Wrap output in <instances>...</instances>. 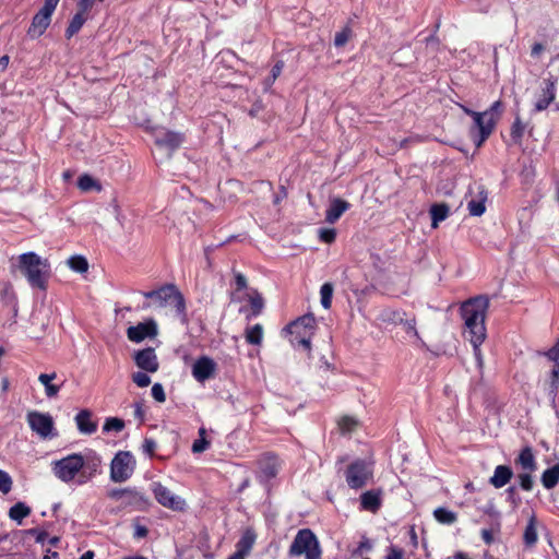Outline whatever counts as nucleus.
<instances>
[{
  "instance_id": "obj_1",
  "label": "nucleus",
  "mask_w": 559,
  "mask_h": 559,
  "mask_svg": "<svg viewBox=\"0 0 559 559\" xmlns=\"http://www.w3.org/2000/svg\"><path fill=\"white\" fill-rule=\"evenodd\" d=\"M102 457L88 450L84 453H71L50 463L52 475L63 484L82 486L102 472Z\"/></svg>"
},
{
  "instance_id": "obj_2",
  "label": "nucleus",
  "mask_w": 559,
  "mask_h": 559,
  "mask_svg": "<svg viewBox=\"0 0 559 559\" xmlns=\"http://www.w3.org/2000/svg\"><path fill=\"white\" fill-rule=\"evenodd\" d=\"M489 307V299L485 296H477L463 302L461 314L464 321V335L473 345L474 356L477 365L483 366V354L480 346L486 338V313Z\"/></svg>"
},
{
  "instance_id": "obj_3",
  "label": "nucleus",
  "mask_w": 559,
  "mask_h": 559,
  "mask_svg": "<svg viewBox=\"0 0 559 559\" xmlns=\"http://www.w3.org/2000/svg\"><path fill=\"white\" fill-rule=\"evenodd\" d=\"M17 266L32 287L46 289L50 277V263L36 252L29 251L17 257Z\"/></svg>"
},
{
  "instance_id": "obj_4",
  "label": "nucleus",
  "mask_w": 559,
  "mask_h": 559,
  "mask_svg": "<svg viewBox=\"0 0 559 559\" xmlns=\"http://www.w3.org/2000/svg\"><path fill=\"white\" fill-rule=\"evenodd\" d=\"M316 319L311 314H306L293 321L285 329L289 334V343L296 347L301 346L305 350L311 349V338L316 332Z\"/></svg>"
},
{
  "instance_id": "obj_5",
  "label": "nucleus",
  "mask_w": 559,
  "mask_h": 559,
  "mask_svg": "<svg viewBox=\"0 0 559 559\" xmlns=\"http://www.w3.org/2000/svg\"><path fill=\"white\" fill-rule=\"evenodd\" d=\"M321 554L316 535L308 528L298 531L290 545L289 555L293 557L304 556L305 559H321Z\"/></svg>"
},
{
  "instance_id": "obj_6",
  "label": "nucleus",
  "mask_w": 559,
  "mask_h": 559,
  "mask_svg": "<svg viewBox=\"0 0 559 559\" xmlns=\"http://www.w3.org/2000/svg\"><path fill=\"white\" fill-rule=\"evenodd\" d=\"M475 127L478 129V139L475 141L479 147L492 133L501 117V102H495L488 110L483 112H471Z\"/></svg>"
},
{
  "instance_id": "obj_7",
  "label": "nucleus",
  "mask_w": 559,
  "mask_h": 559,
  "mask_svg": "<svg viewBox=\"0 0 559 559\" xmlns=\"http://www.w3.org/2000/svg\"><path fill=\"white\" fill-rule=\"evenodd\" d=\"M146 298L153 299L157 307H173L178 314L185 313V300L175 286H165L158 290L147 292Z\"/></svg>"
},
{
  "instance_id": "obj_8",
  "label": "nucleus",
  "mask_w": 559,
  "mask_h": 559,
  "mask_svg": "<svg viewBox=\"0 0 559 559\" xmlns=\"http://www.w3.org/2000/svg\"><path fill=\"white\" fill-rule=\"evenodd\" d=\"M135 459L129 451H119L110 463V479L114 483H123L134 473Z\"/></svg>"
},
{
  "instance_id": "obj_9",
  "label": "nucleus",
  "mask_w": 559,
  "mask_h": 559,
  "mask_svg": "<svg viewBox=\"0 0 559 559\" xmlns=\"http://www.w3.org/2000/svg\"><path fill=\"white\" fill-rule=\"evenodd\" d=\"M26 420L32 429L39 438L47 440L57 437L55 420L48 413L31 411L26 415Z\"/></svg>"
},
{
  "instance_id": "obj_10",
  "label": "nucleus",
  "mask_w": 559,
  "mask_h": 559,
  "mask_svg": "<svg viewBox=\"0 0 559 559\" xmlns=\"http://www.w3.org/2000/svg\"><path fill=\"white\" fill-rule=\"evenodd\" d=\"M151 489L156 501L164 508L179 512L186 510V500L180 496L174 493L170 489H168L160 483H153Z\"/></svg>"
},
{
  "instance_id": "obj_11",
  "label": "nucleus",
  "mask_w": 559,
  "mask_h": 559,
  "mask_svg": "<svg viewBox=\"0 0 559 559\" xmlns=\"http://www.w3.org/2000/svg\"><path fill=\"white\" fill-rule=\"evenodd\" d=\"M217 372L216 361L209 356L198 357L191 365L192 377L200 383L213 379Z\"/></svg>"
},
{
  "instance_id": "obj_12",
  "label": "nucleus",
  "mask_w": 559,
  "mask_h": 559,
  "mask_svg": "<svg viewBox=\"0 0 559 559\" xmlns=\"http://www.w3.org/2000/svg\"><path fill=\"white\" fill-rule=\"evenodd\" d=\"M371 475L372 471L369 464L355 462L346 472V481L350 488L358 489L367 484Z\"/></svg>"
},
{
  "instance_id": "obj_13",
  "label": "nucleus",
  "mask_w": 559,
  "mask_h": 559,
  "mask_svg": "<svg viewBox=\"0 0 559 559\" xmlns=\"http://www.w3.org/2000/svg\"><path fill=\"white\" fill-rule=\"evenodd\" d=\"M487 191L480 185H473L468 189L466 200L467 210L472 216H481L486 211Z\"/></svg>"
},
{
  "instance_id": "obj_14",
  "label": "nucleus",
  "mask_w": 559,
  "mask_h": 559,
  "mask_svg": "<svg viewBox=\"0 0 559 559\" xmlns=\"http://www.w3.org/2000/svg\"><path fill=\"white\" fill-rule=\"evenodd\" d=\"M157 335V324L154 320L138 323L127 330L128 338L133 343H140L145 338H153Z\"/></svg>"
},
{
  "instance_id": "obj_15",
  "label": "nucleus",
  "mask_w": 559,
  "mask_h": 559,
  "mask_svg": "<svg viewBox=\"0 0 559 559\" xmlns=\"http://www.w3.org/2000/svg\"><path fill=\"white\" fill-rule=\"evenodd\" d=\"M135 365L150 373L158 370L159 364L155 350L153 348H145L134 353L133 355Z\"/></svg>"
},
{
  "instance_id": "obj_16",
  "label": "nucleus",
  "mask_w": 559,
  "mask_h": 559,
  "mask_svg": "<svg viewBox=\"0 0 559 559\" xmlns=\"http://www.w3.org/2000/svg\"><path fill=\"white\" fill-rule=\"evenodd\" d=\"M257 540V534L252 528H246L238 543L236 551L228 559H246L249 556Z\"/></svg>"
},
{
  "instance_id": "obj_17",
  "label": "nucleus",
  "mask_w": 559,
  "mask_h": 559,
  "mask_svg": "<svg viewBox=\"0 0 559 559\" xmlns=\"http://www.w3.org/2000/svg\"><path fill=\"white\" fill-rule=\"evenodd\" d=\"M50 22L51 15L38 11L32 20V23L27 29V35L33 39L40 37L50 25Z\"/></svg>"
},
{
  "instance_id": "obj_18",
  "label": "nucleus",
  "mask_w": 559,
  "mask_h": 559,
  "mask_svg": "<svg viewBox=\"0 0 559 559\" xmlns=\"http://www.w3.org/2000/svg\"><path fill=\"white\" fill-rule=\"evenodd\" d=\"M544 84L545 86L542 90L540 96L534 103V108L536 111L546 109L554 102L556 96L555 82L551 80H546Z\"/></svg>"
},
{
  "instance_id": "obj_19",
  "label": "nucleus",
  "mask_w": 559,
  "mask_h": 559,
  "mask_svg": "<svg viewBox=\"0 0 559 559\" xmlns=\"http://www.w3.org/2000/svg\"><path fill=\"white\" fill-rule=\"evenodd\" d=\"M349 209V203L342 199H333L325 212V221L330 224L335 223Z\"/></svg>"
},
{
  "instance_id": "obj_20",
  "label": "nucleus",
  "mask_w": 559,
  "mask_h": 559,
  "mask_svg": "<svg viewBox=\"0 0 559 559\" xmlns=\"http://www.w3.org/2000/svg\"><path fill=\"white\" fill-rule=\"evenodd\" d=\"M183 142V135L177 132L165 131L156 135V144L167 150H175Z\"/></svg>"
},
{
  "instance_id": "obj_21",
  "label": "nucleus",
  "mask_w": 559,
  "mask_h": 559,
  "mask_svg": "<svg viewBox=\"0 0 559 559\" xmlns=\"http://www.w3.org/2000/svg\"><path fill=\"white\" fill-rule=\"evenodd\" d=\"M75 423L81 433L92 435L96 431L97 425L92 420V414L86 409L76 414Z\"/></svg>"
},
{
  "instance_id": "obj_22",
  "label": "nucleus",
  "mask_w": 559,
  "mask_h": 559,
  "mask_svg": "<svg viewBox=\"0 0 559 559\" xmlns=\"http://www.w3.org/2000/svg\"><path fill=\"white\" fill-rule=\"evenodd\" d=\"M512 475L513 473L510 467L506 465H498L495 468L493 475L490 477L489 483L495 488H502L511 480Z\"/></svg>"
},
{
  "instance_id": "obj_23",
  "label": "nucleus",
  "mask_w": 559,
  "mask_h": 559,
  "mask_svg": "<svg viewBox=\"0 0 559 559\" xmlns=\"http://www.w3.org/2000/svg\"><path fill=\"white\" fill-rule=\"evenodd\" d=\"M260 472L265 479L274 477L278 471L277 457L271 454L264 455L260 460Z\"/></svg>"
},
{
  "instance_id": "obj_24",
  "label": "nucleus",
  "mask_w": 559,
  "mask_h": 559,
  "mask_svg": "<svg viewBox=\"0 0 559 559\" xmlns=\"http://www.w3.org/2000/svg\"><path fill=\"white\" fill-rule=\"evenodd\" d=\"M360 503L364 510L376 512L381 504L380 493L374 490L366 491L360 497Z\"/></svg>"
},
{
  "instance_id": "obj_25",
  "label": "nucleus",
  "mask_w": 559,
  "mask_h": 559,
  "mask_svg": "<svg viewBox=\"0 0 559 559\" xmlns=\"http://www.w3.org/2000/svg\"><path fill=\"white\" fill-rule=\"evenodd\" d=\"M57 379V373H40L38 376V381L44 385L45 393L47 397H55L60 391V385L53 383V380Z\"/></svg>"
},
{
  "instance_id": "obj_26",
  "label": "nucleus",
  "mask_w": 559,
  "mask_h": 559,
  "mask_svg": "<svg viewBox=\"0 0 559 559\" xmlns=\"http://www.w3.org/2000/svg\"><path fill=\"white\" fill-rule=\"evenodd\" d=\"M378 320L384 324H402L404 322L403 313L399 310L394 309H383L379 316Z\"/></svg>"
},
{
  "instance_id": "obj_27",
  "label": "nucleus",
  "mask_w": 559,
  "mask_h": 559,
  "mask_svg": "<svg viewBox=\"0 0 559 559\" xmlns=\"http://www.w3.org/2000/svg\"><path fill=\"white\" fill-rule=\"evenodd\" d=\"M516 462L525 472H534L536 469V462L531 448L523 449Z\"/></svg>"
},
{
  "instance_id": "obj_28",
  "label": "nucleus",
  "mask_w": 559,
  "mask_h": 559,
  "mask_svg": "<svg viewBox=\"0 0 559 559\" xmlns=\"http://www.w3.org/2000/svg\"><path fill=\"white\" fill-rule=\"evenodd\" d=\"M559 481V464L547 468L542 475V484L546 489L554 488Z\"/></svg>"
},
{
  "instance_id": "obj_29",
  "label": "nucleus",
  "mask_w": 559,
  "mask_h": 559,
  "mask_svg": "<svg viewBox=\"0 0 559 559\" xmlns=\"http://www.w3.org/2000/svg\"><path fill=\"white\" fill-rule=\"evenodd\" d=\"M524 543L527 547H532L537 543L538 534H537V523L534 515H532L528 520L527 526L524 531Z\"/></svg>"
},
{
  "instance_id": "obj_30",
  "label": "nucleus",
  "mask_w": 559,
  "mask_h": 559,
  "mask_svg": "<svg viewBox=\"0 0 559 559\" xmlns=\"http://www.w3.org/2000/svg\"><path fill=\"white\" fill-rule=\"evenodd\" d=\"M31 514V508L27 507L24 502H17L9 510V516L11 520L22 523L23 519L27 518Z\"/></svg>"
},
{
  "instance_id": "obj_31",
  "label": "nucleus",
  "mask_w": 559,
  "mask_h": 559,
  "mask_svg": "<svg viewBox=\"0 0 559 559\" xmlns=\"http://www.w3.org/2000/svg\"><path fill=\"white\" fill-rule=\"evenodd\" d=\"M243 299L250 304L253 314L260 313L264 304L261 295L257 290L247 289L243 294Z\"/></svg>"
},
{
  "instance_id": "obj_32",
  "label": "nucleus",
  "mask_w": 559,
  "mask_h": 559,
  "mask_svg": "<svg viewBox=\"0 0 559 559\" xmlns=\"http://www.w3.org/2000/svg\"><path fill=\"white\" fill-rule=\"evenodd\" d=\"M433 516L436 521L445 525L453 524L457 520L456 513L445 508H437L433 511Z\"/></svg>"
},
{
  "instance_id": "obj_33",
  "label": "nucleus",
  "mask_w": 559,
  "mask_h": 559,
  "mask_svg": "<svg viewBox=\"0 0 559 559\" xmlns=\"http://www.w3.org/2000/svg\"><path fill=\"white\" fill-rule=\"evenodd\" d=\"M432 218V227H437L438 224L444 221L449 215V207L445 204H435L430 209Z\"/></svg>"
},
{
  "instance_id": "obj_34",
  "label": "nucleus",
  "mask_w": 559,
  "mask_h": 559,
  "mask_svg": "<svg viewBox=\"0 0 559 559\" xmlns=\"http://www.w3.org/2000/svg\"><path fill=\"white\" fill-rule=\"evenodd\" d=\"M263 340V328L261 324H254L246 330V341L252 345H261Z\"/></svg>"
},
{
  "instance_id": "obj_35",
  "label": "nucleus",
  "mask_w": 559,
  "mask_h": 559,
  "mask_svg": "<svg viewBox=\"0 0 559 559\" xmlns=\"http://www.w3.org/2000/svg\"><path fill=\"white\" fill-rule=\"evenodd\" d=\"M85 13L84 11L80 10V12H78L73 19L71 20L68 28H67V36L68 37H71L73 36L75 33H78L81 27L83 26V24L85 23L86 21V16H85Z\"/></svg>"
},
{
  "instance_id": "obj_36",
  "label": "nucleus",
  "mask_w": 559,
  "mask_h": 559,
  "mask_svg": "<svg viewBox=\"0 0 559 559\" xmlns=\"http://www.w3.org/2000/svg\"><path fill=\"white\" fill-rule=\"evenodd\" d=\"M67 264L72 271L78 273H85L88 270V262L82 255L70 257Z\"/></svg>"
},
{
  "instance_id": "obj_37",
  "label": "nucleus",
  "mask_w": 559,
  "mask_h": 559,
  "mask_svg": "<svg viewBox=\"0 0 559 559\" xmlns=\"http://www.w3.org/2000/svg\"><path fill=\"white\" fill-rule=\"evenodd\" d=\"M548 360L555 364V367L551 371L552 377L555 380H558L559 378V341L548 350L545 353Z\"/></svg>"
},
{
  "instance_id": "obj_38",
  "label": "nucleus",
  "mask_w": 559,
  "mask_h": 559,
  "mask_svg": "<svg viewBox=\"0 0 559 559\" xmlns=\"http://www.w3.org/2000/svg\"><path fill=\"white\" fill-rule=\"evenodd\" d=\"M337 425L343 433H350L358 427V420L352 416H343L338 419Z\"/></svg>"
},
{
  "instance_id": "obj_39",
  "label": "nucleus",
  "mask_w": 559,
  "mask_h": 559,
  "mask_svg": "<svg viewBox=\"0 0 559 559\" xmlns=\"http://www.w3.org/2000/svg\"><path fill=\"white\" fill-rule=\"evenodd\" d=\"M78 187L84 192L93 189L100 190L98 182L90 175H82L78 180Z\"/></svg>"
},
{
  "instance_id": "obj_40",
  "label": "nucleus",
  "mask_w": 559,
  "mask_h": 559,
  "mask_svg": "<svg viewBox=\"0 0 559 559\" xmlns=\"http://www.w3.org/2000/svg\"><path fill=\"white\" fill-rule=\"evenodd\" d=\"M333 286L330 283H324L320 288L321 305L324 309H329L332 304Z\"/></svg>"
},
{
  "instance_id": "obj_41",
  "label": "nucleus",
  "mask_w": 559,
  "mask_h": 559,
  "mask_svg": "<svg viewBox=\"0 0 559 559\" xmlns=\"http://www.w3.org/2000/svg\"><path fill=\"white\" fill-rule=\"evenodd\" d=\"M525 131V126L519 117L515 118L511 127V138L514 143H520Z\"/></svg>"
},
{
  "instance_id": "obj_42",
  "label": "nucleus",
  "mask_w": 559,
  "mask_h": 559,
  "mask_svg": "<svg viewBox=\"0 0 559 559\" xmlns=\"http://www.w3.org/2000/svg\"><path fill=\"white\" fill-rule=\"evenodd\" d=\"M123 428H124L123 420H121L117 417L107 418L104 424V427H103L104 431H106V432H109V431L120 432Z\"/></svg>"
},
{
  "instance_id": "obj_43",
  "label": "nucleus",
  "mask_w": 559,
  "mask_h": 559,
  "mask_svg": "<svg viewBox=\"0 0 559 559\" xmlns=\"http://www.w3.org/2000/svg\"><path fill=\"white\" fill-rule=\"evenodd\" d=\"M199 435H200V438L197 439L193 444H192V451L194 453H201L203 451H205L209 447V442L207 440L205 439V429L204 428H201L199 430Z\"/></svg>"
},
{
  "instance_id": "obj_44",
  "label": "nucleus",
  "mask_w": 559,
  "mask_h": 559,
  "mask_svg": "<svg viewBox=\"0 0 559 559\" xmlns=\"http://www.w3.org/2000/svg\"><path fill=\"white\" fill-rule=\"evenodd\" d=\"M12 484L13 481L11 476L7 472L0 469V491L4 495L10 492Z\"/></svg>"
},
{
  "instance_id": "obj_45",
  "label": "nucleus",
  "mask_w": 559,
  "mask_h": 559,
  "mask_svg": "<svg viewBox=\"0 0 559 559\" xmlns=\"http://www.w3.org/2000/svg\"><path fill=\"white\" fill-rule=\"evenodd\" d=\"M352 31L348 27L343 28L341 32L336 33L334 38V45L336 47H343L350 38Z\"/></svg>"
},
{
  "instance_id": "obj_46",
  "label": "nucleus",
  "mask_w": 559,
  "mask_h": 559,
  "mask_svg": "<svg viewBox=\"0 0 559 559\" xmlns=\"http://www.w3.org/2000/svg\"><path fill=\"white\" fill-rule=\"evenodd\" d=\"M336 231L334 228L319 229V239L325 243H332L335 240Z\"/></svg>"
},
{
  "instance_id": "obj_47",
  "label": "nucleus",
  "mask_w": 559,
  "mask_h": 559,
  "mask_svg": "<svg viewBox=\"0 0 559 559\" xmlns=\"http://www.w3.org/2000/svg\"><path fill=\"white\" fill-rule=\"evenodd\" d=\"M132 381L139 386V388H146L151 383V378L145 372H135L132 374Z\"/></svg>"
},
{
  "instance_id": "obj_48",
  "label": "nucleus",
  "mask_w": 559,
  "mask_h": 559,
  "mask_svg": "<svg viewBox=\"0 0 559 559\" xmlns=\"http://www.w3.org/2000/svg\"><path fill=\"white\" fill-rule=\"evenodd\" d=\"M126 495H132L133 497H136L139 500L146 501V499L138 491H132L130 489H122V490H114L109 493V496L114 499H120L121 497Z\"/></svg>"
},
{
  "instance_id": "obj_49",
  "label": "nucleus",
  "mask_w": 559,
  "mask_h": 559,
  "mask_svg": "<svg viewBox=\"0 0 559 559\" xmlns=\"http://www.w3.org/2000/svg\"><path fill=\"white\" fill-rule=\"evenodd\" d=\"M532 473L533 472H523L521 474H519V480H520V486L524 489V490H531L533 488V479H532Z\"/></svg>"
},
{
  "instance_id": "obj_50",
  "label": "nucleus",
  "mask_w": 559,
  "mask_h": 559,
  "mask_svg": "<svg viewBox=\"0 0 559 559\" xmlns=\"http://www.w3.org/2000/svg\"><path fill=\"white\" fill-rule=\"evenodd\" d=\"M151 393L153 399L158 403H164L166 401V394L160 383H155L151 389Z\"/></svg>"
},
{
  "instance_id": "obj_51",
  "label": "nucleus",
  "mask_w": 559,
  "mask_h": 559,
  "mask_svg": "<svg viewBox=\"0 0 559 559\" xmlns=\"http://www.w3.org/2000/svg\"><path fill=\"white\" fill-rule=\"evenodd\" d=\"M385 559H406L405 551L396 546H390L386 548Z\"/></svg>"
},
{
  "instance_id": "obj_52",
  "label": "nucleus",
  "mask_w": 559,
  "mask_h": 559,
  "mask_svg": "<svg viewBox=\"0 0 559 559\" xmlns=\"http://www.w3.org/2000/svg\"><path fill=\"white\" fill-rule=\"evenodd\" d=\"M156 448H157V444L153 439H150V438L144 439V441L142 443L143 453L147 454L148 456H153Z\"/></svg>"
},
{
  "instance_id": "obj_53",
  "label": "nucleus",
  "mask_w": 559,
  "mask_h": 559,
  "mask_svg": "<svg viewBox=\"0 0 559 559\" xmlns=\"http://www.w3.org/2000/svg\"><path fill=\"white\" fill-rule=\"evenodd\" d=\"M59 1L60 0H45L44 7L39 11L52 15Z\"/></svg>"
},
{
  "instance_id": "obj_54",
  "label": "nucleus",
  "mask_w": 559,
  "mask_h": 559,
  "mask_svg": "<svg viewBox=\"0 0 559 559\" xmlns=\"http://www.w3.org/2000/svg\"><path fill=\"white\" fill-rule=\"evenodd\" d=\"M59 1L60 0H45L44 7L39 11L52 15Z\"/></svg>"
},
{
  "instance_id": "obj_55",
  "label": "nucleus",
  "mask_w": 559,
  "mask_h": 559,
  "mask_svg": "<svg viewBox=\"0 0 559 559\" xmlns=\"http://www.w3.org/2000/svg\"><path fill=\"white\" fill-rule=\"evenodd\" d=\"M402 324H404L405 331L407 334L415 336V337L418 336V333L416 330V322L414 319L404 320V322Z\"/></svg>"
},
{
  "instance_id": "obj_56",
  "label": "nucleus",
  "mask_w": 559,
  "mask_h": 559,
  "mask_svg": "<svg viewBox=\"0 0 559 559\" xmlns=\"http://www.w3.org/2000/svg\"><path fill=\"white\" fill-rule=\"evenodd\" d=\"M282 69H283V63L282 62H277L272 71H271V79L267 83V86H271L273 84V82L277 79V76L281 74L282 72Z\"/></svg>"
},
{
  "instance_id": "obj_57",
  "label": "nucleus",
  "mask_w": 559,
  "mask_h": 559,
  "mask_svg": "<svg viewBox=\"0 0 559 559\" xmlns=\"http://www.w3.org/2000/svg\"><path fill=\"white\" fill-rule=\"evenodd\" d=\"M236 285L238 290L247 289V280L243 275H236Z\"/></svg>"
},
{
  "instance_id": "obj_58",
  "label": "nucleus",
  "mask_w": 559,
  "mask_h": 559,
  "mask_svg": "<svg viewBox=\"0 0 559 559\" xmlns=\"http://www.w3.org/2000/svg\"><path fill=\"white\" fill-rule=\"evenodd\" d=\"M481 537L486 544H491L493 542V536H492L491 532L488 530L481 531Z\"/></svg>"
},
{
  "instance_id": "obj_59",
  "label": "nucleus",
  "mask_w": 559,
  "mask_h": 559,
  "mask_svg": "<svg viewBox=\"0 0 559 559\" xmlns=\"http://www.w3.org/2000/svg\"><path fill=\"white\" fill-rule=\"evenodd\" d=\"M544 50V46L539 43H536L533 47H532V56L533 57H538L539 53Z\"/></svg>"
},
{
  "instance_id": "obj_60",
  "label": "nucleus",
  "mask_w": 559,
  "mask_h": 559,
  "mask_svg": "<svg viewBox=\"0 0 559 559\" xmlns=\"http://www.w3.org/2000/svg\"><path fill=\"white\" fill-rule=\"evenodd\" d=\"M33 534L36 536V540L38 543H45L47 533L40 531H33Z\"/></svg>"
},
{
  "instance_id": "obj_61",
  "label": "nucleus",
  "mask_w": 559,
  "mask_h": 559,
  "mask_svg": "<svg viewBox=\"0 0 559 559\" xmlns=\"http://www.w3.org/2000/svg\"><path fill=\"white\" fill-rule=\"evenodd\" d=\"M9 56H2L0 58V72H3L9 64Z\"/></svg>"
},
{
  "instance_id": "obj_62",
  "label": "nucleus",
  "mask_w": 559,
  "mask_h": 559,
  "mask_svg": "<svg viewBox=\"0 0 559 559\" xmlns=\"http://www.w3.org/2000/svg\"><path fill=\"white\" fill-rule=\"evenodd\" d=\"M147 534V530L143 526H138L135 530V536L136 537H144Z\"/></svg>"
},
{
  "instance_id": "obj_63",
  "label": "nucleus",
  "mask_w": 559,
  "mask_h": 559,
  "mask_svg": "<svg viewBox=\"0 0 559 559\" xmlns=\"http://www.w3.org/2000/svg\"><path fill=\"white\" fill-rule=\"evenodd\" d=\"M9 386H10L9 379L7 377L2 378L1 379V390L3 392H7L9 390Z\"/></svg>"
},
{
  "instance_id": "obj_64",
  "label": "nucleus",
  "mask_w": 559,
  "mask_h": 559,
  "mask_svg": "<svg viewBox=\"0 0 559 559\" xmlns=\"http://www.w3.org/2000/svg\"><path fill=\"white\" fill-rule=\"evenodd\" d=\"M80 559H94V552H93V551H91V550H88V551L84 552V554L80 557Z\"/></svg>"
}]
</instances>
